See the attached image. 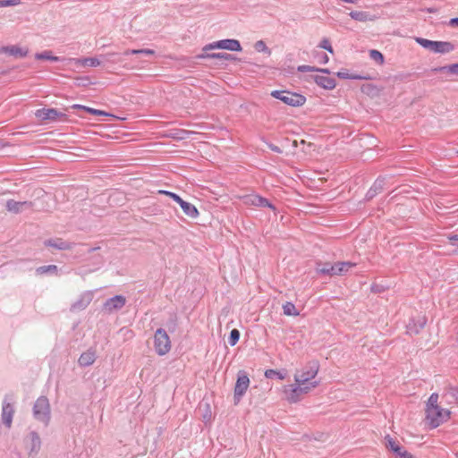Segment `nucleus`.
<instances>
[{
    "label": "nucleus",
    "mask_w": 458,
    "mask_h": 458,
    "mask_svg": "<svg viewBox=\"0 0 458 458\" xmlns=\"http://www.w3.org/2000/svg\"><path fill=\"white\" fill-rule=\"evenodd\" d=\"M319 370L318 361L313 360L305 364L301 369H297L294 373V381L305 386H309L313 382Z\"/></svg>",
    "instance_id": "f257e3e1"
},
{
    "label": "nucleus",
    "mask_w": 458,
    "mask_h": 458,
    "mask_svg": "<svg viewBox=\"0 0 458 458\" xmlns=\"http://www.w3.org/2000/svg\"><path fill=\"white\" fill-rule=\"evenodd\" d=\"M319 385V381H313L305 386L301 383L289 385L284 387V394L286 400L290 403H297L300 401L302 394L310 393L312 389L316 388Z\"/></svg>",
    "instance_id": "f03ea898"
},
{
    "label": "nucleus",
    "mask_w": 458,
    "mask_h": 458,
    "mask_svg": "<svg viewBox=\"0 0 458 458\" xmlns=\"http://www.w3.org/2000/svg\"><path fill=\"white\" fill-rule=\"evenodd\" d=\"M33 417L45 426L49 424L51 419L50 403L47 397L39 396L33 405Z\"/></svg>",
    "instance_id": "7ed1b4c3"
},
{
    "label": "nucleus",
    "mask_w": 458,
    "mask_h": 458,
    "mask_svg": "<svg viewBox=\"0 0 458 458\" xmlns=\"http://www.w3.org/2000/svg\"><path fill=\"white\" fill-rule=\"evenodd\" d=\"M271 96L291 106H301L306 102L304 96L288 90H274L271 92Z\"/></svg>",
    "instance_id": "20e7f679"
},
{
    "label": "nucleus",
    "mask_w": 458,
    "mask_h": 458,
    "mask_svg": "<svg viewBox=\"0 0 458 458\" xmlns=\"http://www.w3.org/2000/svg\"><path fill=\"white\" fill-rule=\"evenodd\" d=\"M450 411L440 406L426 409V418L431 428H437L449 419Z\"/></svg>",
    "instance_id": "39448f33"
},
{
    "label": "nucleus",
    "mask_w": 458,
    "mask_h": 458,
    "mask_svg": "<svg viewBox=\"0 0 458 458\" xmlns=\"http://www.w3.org/2000/svg\"><path fill=\"white\" fill-rule=\"evenodd\" d=\"M154 347L156 352L163 356L171 350L170 338L164 328H158L154 335Z\"/></svg>",
    "instance_id": "423d86ee"
},
{
    "label": "nucleus",
    "mask_w": 458,
    "mask_h": 458,
    "mask_svg": "<svg viewBox=\"0 0 458 458\" xmlns=\"http://www.w3.org/2000/svg\"><path fill=\"white\" fill-rule=\"evenodd\" d=\"M158 193L172 198L176 203L180 205L184 214L191 218H196L199 216V211L197 208L193 204L183 200L179 195L164 190L158 191Z\"/></svg>",
    "instance_id": "0eeeda50"
},
{
    "label": "nucleus",
    "mask_w": 458,
    "mask_h": 458,
    "mask_svg": "<svg viewBox=\"0 0 458 458\" xmlns=\"http://www.w3.org/2000/svg\"><path fill=\"white\" fill-rule=\"evenodd\" d=\"M216 48L226 49V50H230V51H237V52L242 51V49L239 40H237V39H222V40H218V41L210 43L208 45H206L202 50H203V52H207L208 50H212V49H216Z\"/></svg>",
    "instance_id": "6e6552de"
},
{
    "label": "nucleus",
    "mask_w": 458,
    "mask_h": 458,
    "mask_svg": "<svg viewBox=\"0 0 458 458\" xmlns=\"http://www.w3.org/2000/svg\"><path fill=\"white\" fill-rule=\"evenodd\" d=\"M249 385H250V378H249L248 375L242 371L239 372L238 377L236 380V384L234 386L233 399H234L235 404L241 401L242 397L246 393V391L249 387Z\"/></svg>",
    "instance_id": "1a4fd4ad"
},
{
    "label": "nucleus",
    "mask_w": 458,
    "mask_h": 458,
    "mask_svg": "<svg viewBox=\"0 0 458 458\" xmlns=\"http://www.w3.org/2000/svg\"><path fill=\"white\" fill-rule=\"evenodd\" d=\"M13 400V395H5L3 401L2 407V421L4 426L7 428H11L13 422V417L14 414V408L11 402Z\"/></svg>",
    "instance_id": "9d476101"
},
{
    "label": "nucleus",
    "mask_w": 458,
    "mask_h": 458,
    "mask_svg": "<svg viewBox=\"0 0 458 458\" xmlns=\"http://www.w3.org/2000/svg\"><path fill=\"white\" fill-rule=\"evenodd\" d=\"M36 117L42 121H57L63 118H65V114L64 113L59 112L55 108H41L36 111Z\"/></svg>",
    "instance_id": "9b49d317"
},
{
    "label": "nucleus",
    "mask_w": 458,
    "mask_h": 458,
    "mask_svg": "<svg viewBox=\"0 0 458 458\" xmlns=\"http://www.w3.org/2000/svg\"><path fill=\"white\" fill-rule=\"evenodd\" d=\"M26 447L29 449V455L34 456L36 455L41 447V440L38 434L35 431L30 432V434L25 438Z\"/></svg>",
    "instance_id": "f8f14e48"
},
{
    "label": "nucleus",
    "mask_w": 458,
    "mask_h": 458,
    "mask_svg": "<svg viewBox=\"0 0 458 458\" xmlns=\"http://www.w3.org/2000/svg\"><path fill=\"white\" fill-rule=\"evenodd\" d=\"M385 441H386V448L393 451L397 457H399V458H415L411 454L407 452L403 446H401L390 436H386L385 437Z\"/></svg>",
    "instance_id": "ddd939ff"
},
{
    "label": "nucleus",
    "mask_w": 458,
    "mask_h": 458,
    "mask_svg": "<svg viewBox=\"0 0 458 458\" xmlns=\"http://www.w3.org/2000/svg\"><path fill=\"white\" fill-rule=\"evenodd\" d=\"M244 203L247 205H252L260 208H269L272 210H276V207L272 203H270L267 199L256 194L245 196Z\"/></svg>",
    "instance_id": "4468645a"
},
{
    "label": "nucleus",
    "mask_w": 458,
    "mask_h": 458,
    "mask_svg": "<svg viewBox=\"0 0 458 458\" xmlns=\"http://www.w3.org/2000/svg\"><path fill=\"white\" fill-rule=\"evenodd\" d=\"M427 318L425 316H418L411 318L406 326L407 333L411 335H418L420 330L425 327Z\"/></svg>",
    "instance_id": "2eb2a0df"
},
{
    "label": "nucleus",
    "mask_w": 458,
    "mask_h": 458,
    "mask_svg": "<svg viewBox=\"0 0 458 458\" xmlns=\"http://www.w3.org/2000/svg\"><path fill=\"white\" fill-rule=\"evenodd\" d=\"M126 303V299L123 295H115L109 298L104 303V310L109 313L121 310Z\"/></svg>",
    "instance_id": "dca6fc26"
},
{
    "label": "nucleus",
    "mask_w": 458,
    "mask_h": 458,
    "mask_svg": "<svg viewBox=\"0 0 458 458\" xmlns=\"http://www.w3.org/2000/svg\"><path fill=\"white\" fill-rule=\"evenodd\" d=\"M92 293L90 292L83 293L79 299L71 306V311H78L85 310L92 301Z\"/></svg>",
    "instance_id": "f3484780"
},
{
    "label": "nucleus",
    "mask_w": 458,
    "mask_h": 458,
    "mask_svg": "<svg viewBox=\"0 0 458 458\" xmlns=\"http://www.w3.org/2000/svg\"><path fill=\"white\" fill-rule=\"evenodd\" d=\"M6 209L14 214L22 212L23 210L30 209L32 208V202L30 201H15L13 199L7 200L5 204Z\"/></svg>",
    "instance_id": "a211bd4d"
},
{
    "label": "nucleus",
    "mask_w": 458,
    "mask_h": 458,
    "mask_svg": "<svg viewBox=\"0 0 458 458\" xmlns=\"http://www.w3.org/2000/svg\"><path fill=\"white\" fill-rule=\"evenodd\" d=\"M29 53L27 48H21L18 46H6L0 47V54H8L17 58L25 57Z\"/></svg>",
    "instance_id": "6ab92c4d"
},
{
    "label": "nucleus",
    "mask_w": 458,
    "mask_h": 458,
    "mask_svg": "<svg viewBox=\"0 0 458 458\" xmlns=\"http://www.w3.org/2000/svg\"><path fill=\"white\" fill-rule=\"evenodd\" d=\"M314 81L325 89H333L336 86V81L334 78L322 75L313 76Z\"/></svg>",
    "instance_id": "aec40b11"
},
{
    "label": "nucleus",
    "mask_w": 458,
    "mask_h": 458,
    "mask_svg": "<svg viewBox=\"0 0 458 458\" xmlns=\"http://www.w3.org/2000/svg\"><path fill=\"white\" fill-rule=\"evenodd\" d=\"M385 178L378 177L370 189L366 193L365 199L367 200L372 199L376 195L382 191L385 186Z\"/></svg>",
    "instance_id": "412c9836"
},
{
    "label": "nucleus",
    "mask_w": 458,
    "mask_h": 458,
    "mask_svg": "<svg viewBox=\"0 0 458 458\" xmlns=\"http://www.w3.org/2000/svg\"><path fill=\"white\" fill-rule=\"evenodd\" d=\"M45 245L55 248L56 250H66L72 249V244L69 242L64 241L61 238H55L45 241Z\"/></svg>",
    "instance_id": "4be33fe9"
},
{
    "label": "nucleus",
    "mask_w": 458,
    "mask_h": 458,
    "mask_svg": "<svg viewBox=\"0 0 458 458\" xmlns=\"http://www.w3.org/2000/svg\"><path fill=\"white\" fill-rule=\"evenodd\" d=\"M198 58L205 59V58H212V59H219V60H225V61H233L236 60V57H234L231 54L227 53H207L203 52L202 54L198 55Z\"/></svg>",
    "instance_id": "5701e85b"
},
{
    "label": "nucleus",
    "mask_w": 458,
    "mask_h": 458,
    "mask_svg": "<svg viewBox=\"0 0 458 458\" xmlns=\"http://www.w3.org/2000/svg\"><path fill=\"white\" fill-rule=\"evenodd\" d=\"M454 50V46L449 41H436L433 53L446 54Z\"/></svg>",
    "instance_id": "b1692460"
},
{
    "label": "nucleus",
    "mask_w": 458,
    "mask_h": 458,
    "mask_svg": "<svg viewBox=\"0 0 458 458\" xmlns=\"http://www.w3.org/2000/svg\"><path fill=\"white\" fill-rule=\"evenodd\" d=\"M96 360V354L92 351H87L81 354L79 358V364L81 367H88L94 363Z\"/></svg>",
    "instance_id": "393cba45"
},
{
    "label": "nucleus",
    "mask_w": 458,
    "mask_h": 458,
    "mask_svg": "<svg viewBox=\"0 0 458 458\" xmlns=\"http://www.w3.org/2000/svg\"><path fill=\"white\" fill-rule=\"evenodd\" d=\"M443 399L447 403H458V389L455 387H448L443 394Z\"/></svg>",
    "instance_id": "a878e982"
},
{
    "label": "nucleus",
    "mask_w": 458,
    "mask_h": 458,
    "mask_svg": "<svg viewBox=\"0 0 458 458\" xmlns=\"http://www.w3.org/2000/svg\"><path fill=\"white\" fill-rule=\"evenodd\" d=\"M349 15L352 19L362 22L375 20V16H372L369 13L364 11H352Z\"/></svg>",
    "instance_id": "bb28decb"
},
{
    "label": "nucleus",
    "mask_w": 458,
    "mask_h": 458,
    "mask_svg": "<svg viewBox=\"0 0 458 458\" xmlns=\"http://www.w3.org/2000/svg\"><path fill=\"white\" fill-rule=\"evenodd\" d=\"M58 267L55 265L42 266L36 269L37 275L54 274L57 275Z\"/></svg>",
    "instance_id": "cd10ccee"
},
{
    "label": "nucleus",
    "mask_w": 458,
    "mask_h": 458,
    "mask_svg": "<svg viewBox=\"0 0 458 458\" xmlns=\"http://www.w3.org/2000/svg\"><path fill=\"white\" fill-rule=\"evenodd\" d=\"M297 70H298V72H322L325 74L330 73V71L327 68H317L315 66L305 65V64L298 66Z\"/></svg>",
    "instance_id": "c85d7f7f"
},
{
    "label": "nucleus",
    "mask_w": 458,
    "mask_h": 458,
    "mask_svg": "<svg viewBox=\"0 0 458 458\" xmlns=\"http://www.w3.org/2000/svg\"><path fill=\"white\" fill-rule=\"evenodd\" d=\"M340 79H351V80H367L368 78L360 74H352L348 70H343L336 73Z\"/></svg>",
    "instance_id": "c756f323"
},
{
    "label": "nucleus",
    "mask_w": 458,
    "mask_h": 458,
    "mask_svg": "<svg viewBox=\"0 0 458 458\" xmlns=\"http://www.w3.org/2000/svg\"><path fill=\"white\" fill-rule=\"evenodd\" d=\"M283 311L285 316H298L300 313L293 302L287 301L283 305Z\"/></svg>",
    "instance_id": "7c9ffc66"
},
{
    "label": "nucleus",
    "mask_w": 458,
    "mask_h": 458,
    "mask_svg": "<svg viewBox=\"0 0 458 458\" xmlns=\"http://www.w3.org/2000/svg\"><path fill=\"white\" fill-rule=\"evenodd\" d=\"M35 58L38 60H49L53 62H58L60 60V57L53 55L51 51L37 53L35 55Z\"/></svg>",
    "instance_id": "2f4dec72"
},
{
    "label": "nucleus",
    "mask_w": 458,
    "mask_h": 458,
    "mask_svg": "<svg viewBox=\"0 0 458 458\" xmlns=\"http://www.w3.org/2000/svg\"><path fill=\"white\" fill-rule=\"evenodd\" d=\"M330 267H332V264L330 262H317L316 270L318 273L322 275H327L331 276V269Z\"/></svg>",
    "instance_id": "473e14b6"
},
{
    "label": "nucleus",
    "mask_w": 458,
    "mask_h": 458,
    "mask_svg": "<svg viewBox=\"0 0 458 458\" xmlns=\"http://www.w3.org/2000/svg\"><path fill=\"white\" fill-rule=\"evenodd\" d=\"M415 41L422 47L429 50L430 52H433L436 41L419 37L415 38Z\"/></svg>",
    "instance_id": "72a5a7b5"
},
{
    "label": "nucleus",
    "mask_w": 458,
    "mask_h": 458,
    "mask_svg": "<svg viewBox=\"0 0 458 458\" xmlns=\"http://www.w3.org/2000/svg\"><path fill=\"white\" fill-rule=\"evenodd\" d=\"M177 325H178L177 315L173 313L170 315L169 318L167 319V321L165 323V327H167L169 332L174 333L177 328Z\"/></svg>",
    "instance_id": "f704fd0d"
},
{
    "label": "nucleus",
    "mask_w": 458,
    "mask_h": 458,
    "mask_svg": "<svg viewBox=\"0 0 458 458\" xmlns=\"http://www.w3.org/2000/svg\"><path fill=\"white\" fill-rule=\"evenodd\" d=\"M125 55H153L155 51L152 49H128L123 53Z\"/></svg>",
    "instance_id": "c9c22d12"
},
{
    "label": "nucleus",
    "mask_w": 458,
    "mask_h": 458,
    "mask_svg": "<svg viewBox=\"0 0 458 458\" xmlns=\"http://www.w3.org/2000/svg\"><path fill=\"white\" fill-rule=\"evenodd\" d=\"M78 63H81L84 66L97 67L100 65V61L95 57H88L77 60Z\"/></svg>",
    "instance_id": "e433bc0d"
},
{
    "label": "nucleus",
    "mask_w": 458,
    "mask_h": 458,
    "mask_svg": "<svg viewBox=\"0 0 458 458\" xmlns=\"http://www.w3.org/2000/svg\"><path fill=\"white\" fill-rule=\"evenodd\" d=\"M369 57L374 60L377 64H383L384 63V55L381 52L376 49H372L369 51Z\"/></svg>",
    "instance_id": "4c0bfd02"
},
{
    "label": "nucleus",
    "mask_w": 458,
    "mask_h": 458,
    "mask_svg": "<svg viewBox=\"0 0 458 458\" xmlns=\"http://www.w3.org/2000/svg\"><path fill=\"white\" fill-rule=\"evenodd\" d=\"M356 263L351 261L340 262V276L346 274L351 268L354 267Z\"/></svg>",
    "instance_id": "58836bf2"
},
{
    "label": "nucleus",
    "mask_w": 458,
    "mask_h": 458,
    "mask_svg": "<svg viewBox=\"0 0 458 458\" xmlns=\"http://www.w3.org/2000/svg\"><path fill=\"white\" fill-rule=\"evenodd\" d=\"M239 338H240V332L238 329H233L231 332H230V335H229V338H228V343L231 346H234L237 342L239 341Z\"/></svg>",
    "instance_id": "ea45409f"
},
{
    "label": "nucleus",
    "mask_w": 458,
    "mask_h": 458,
    "mask_svg": "<svg viewBox=\"0 0 458 458\" xmlns=\"http://www.w3.org/2000/svg\"><path fill=\"white\" fill-rule=\"evenodd\" d=\"M254 48L258 52H264L267 53V55L271 54V50L267 47L266 43L263 40L257 41L254 45Z\"/></svg>",
    "instance_id": "a19ab883"
},
{
    "label": "nucleus",
    "mask_w": 458,
    "mask_h": 458,
    "mask_svg": "<svg viewBox=\"0 0 458 458\" xmlns=\"http://www.w3.org/2000/svg\"><path fill=\"white\" fill-rule=\"evenodd\" d=\"M265 377L267 378H274L275 377H277L279 379H284L285 375L276 369H267L265 371Z\"/></svg>",
    "instance_id": "79ce46f5"
},
{
    "label": "nucleus",
    "mask_w": 458,
    "mask_h": 458,
    "mask_svg": "<svg viewBox=\"0 0 458 458\" xmlns=\"http://www.w3.org/2000/svg\"><path fill=\"white\" fill-rule=\"evenodd\" d=\"M439 70L440 71H445H445H447L448 72H450L452 74L458 75V63L440 67Z\"/></svg>",
    "instance_id": "37998d69"
},
{
    "label": "nucleus",
    "mask_w": 458,
    "mask_h": 458,
    "mask_svg": "<svg viewBox=\"0 0 458 458\" xmlns=\"http://www.w3.org/2000/svg\"><path fill=\"white\" fill-rule=\"evenodd\" d=\"M437 403H438V394L437 393H433V394H431V395L429 396V398L428 400L427 408L438 406Z\"/></svg>",
    "instance_id": "c03bdc74"
},
{
    "label": "nucleus",
    "mask_w": 458,
    "mask_h": 458,
    "mask_svg": "<svg viewBox=\"0 0 458 458\" xmlns=\"http://www.w3.org/2000/svg\"><path fill=\"white\" fill-rule=\"evenodd\" d=\"M319 47L323 48V49H326L327 51H328L329 53H333L334 50H333V47L331 46V43L329 41L328 38H323L319 45H318Z\"/></svg>",
    "instance_id": "a18cd8bd"
},
{
    "label": "nucleus",
    "mask_w": 458,
    "mask_h": 458,
    "mask_svg": "<svg viewBox=\"0 0 458 458\" xmlns=\"http://www.w3.org/2000/svg\"><path fill=\"white\" fill-rule=\"evenodd\" d=\"M83 110L86 111L87 113H89V114H95V115H104V116L109 115L105 111L94 109V108L88 107V106H83Z\"/></svg>",
    "instance_id": "49530a36"
},
{
    "label": "nucleus",
    "mask_w": 458,
    "mask_h": 458,
    "mask_svg": "<svg viewBox=\"0 0 458 458\" xmlns=\"http://www.w3.org/2000/svg\"><path fill=\"white\" fill-rule=\"evenodd\" d=\"M20 3V0H1V7L15 6Z\"/></svg>",
    "instance_id": "de8ad7c7"
},
{
    "label": "nucleus",
    "mask_w": 458,
    "mask_h": 458,
    "mask_svg": "<svg viewBox=\"0 0 458 458\" xmlns=\"http://www.w3.org/2000/svg\"><path fill=\"white\" fill-rule=\"evenodd\" d=\"M340 262L332 264V267H330L331 269V276H340Z\"/></svg>",
    "instance_id": "09e8293b"
},
{
    "label": "nucleus",
    "mask_w": 458,
    "mask_h": 458,
    "mask_svg": "<svg viewBox=\"0 0 458 458\" xmlns=\"http://www.w3.org/2000/svg\"><path fill=\"white\" fill-rule=\"evenodd\" d=\"M448 239L452 245L458 247V234L450 235Z\"/></svg>",
    "instance_id": "8fccbe9b"
},
{
    "label": "nucleus",
    "mask_w": 458,
    "mask_h": 458,
    "mask_svg": "<svg viewBox=\"0 0 458 458\" xmlns=\"http://www.w3.org/2000/svg\"><path fill=\"white\" fill-rule=\"evenodd\" d=\"M268 147L272 151H274L276 153H282V149L278 146H276L274 144H269Z\"/></svg>",
    "instance_id": "3c124183"
},
{
    "label": "nucleus",
    "mask_w": 458,
    "mask_h": 458,
    "mask_svg": "<svg viewBox=\"0 0 458 458\" xmlns=\"http://www.w3.org/2000/svg\"><path fill=\"white\" fill-rule=\"evenodd\" d=\"M449 25L454 28H458V17L457 18H452L449 21Z\"/></svg>",
    "instance_id": "603ef678"
},
{
    "label": "nucleus",
    "mask_w": 458,
    "mask_h": 458,
    "mask_svg": "<svg viewBox=\"0 0 458 458\" xmlns=\"http://www.w3.org/2000/svg\"><path fill=\"white\" fill-rule=\"evenodd\" d=\"M189 132L188 131H182L180 132V134H176L174 136V138H176V139H185V134H188Z\"/></svg>",
    "instance_id": "864d4df0"
},
{
    "label": "nucleus",
    "mask_w": 458,
    "mask_h": 458,
    "mask_svg": "<svg viewBox=\"0 0 458 458\" xmlns=\"http://www.w3.org/2000/svg\"><path fill=\"white\" fill-rule=\"evenodd\" d=\"M328 61H329V58H328L327 55V54H323L322 55V59H321V63L322 64H327Z\"/></svg>",
    "instance_id": "5fc2aeb1"
},
{
    "label": "nucleus",
    "mask_w": 458,
    "mask_h": 458,
    "mask_svg": "<svg viewBox=\"0 0 458 458\" xmlns=\"http://www.w3.org/2000/svg\"><path fill=\"white\" fill-rule=\"evenodd\" d=\"M83 106H81V105H73L72 108H78V109H82L83 110Z\"/></svg>",
    "instance_id": "6e6d98bb"
},
{
    "label": "nucleus",
    "mask_w": 458,
    "mask_h": 458,
    "mask_svg": "<svg viewBox=\"0 0 458 458\" xmlns=\"http://www.w3.org/2000/svg\"><path fill=\"white\" fill-rule=\"evenodd\" d=\"M427 11H428V13H435V9H433V8H428Z\"/></svg>",
    "instance_id": "4d7b16f0"
},
{
    "label": "nucleus",
    "mask_w": 458,
    "mask_h": 458,
    "mask_svg": "<svg viewBox=\"0 0 458 458\" xmlns=\"http://www.w3.org/2000/svg\"><path fill=\"white\" fill-rule=\"evenodd\" d=\"M366 88H368V89H373V86H372V85H368V86H366ZM365 89V87L363 88V89Z\"/></svg>",
    "instance_id": "13d9d810"
}]
</instances>
